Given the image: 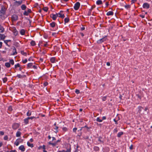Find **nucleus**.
I'll list each match as a JSON object with an SVG mask.
<instances>
[{"label": "nucleus", "instance_id": "48", "mask_svg": "<svg viewBox=\"0 0 152 152\" xmlns=\"http://www.w3.org/2000/svg\"><path fill=\"white\" fill-rule=\"evenodd\" d=\"M77 130V128H74L73 129V130L74 132H76Z\"/></svg>", "mask_w": 152, "mask_h": 152}, {"label": "nucleus", "instance_id": "30", "mask_svg": "<svg viewBox=\"0 0 152 152\" xmlns=\"http://www.w3.org/2000/svg\"><path fill=\"white\" fill-rule=\"evenodd\" d=\"M11 40H4V42L7 45H8L7 44V43L9 42H10Z\"/></svg>", "mask_w": 152, "mask_h": 152}, {"label": "nucleus", "instance_id": "3", "mask_svg": "<svg viewBox=\"0 0 152 152\" xmlns=\"http://www.w3.org/2000/svg\"><path fill=\"white\" fill-rule=\"evenodd\" d=\"M18 16L15 14L13 15L11 17L12 19V21H15L18 20Z\"/></svg>", "mask_w": 152, "mask_h": 152}, {"label": "nucleus", "instance_id": "39", "mask_svg": "<svg viewBox=\"0 0 152 152\" xmlns=\"http://www.w3.org/2000/svg\"><path fill=\"white\" fill-rule=\"evenodd\" d=\"M23 15H28V13L27 12L25 11L23 13Z\"/></svg>", "mask_w": 152, "mask_h": 152}, {"label": "nucleus", "instance_id": "22", "mask_svg": "<svg viewBox=\"0 0 152 152\" xmlns=\"http://www.w3.org/2000/svg\"><path fill=\"white\" fill-rule=\"evenodd\" d=\"M51 62L52 63H53L55 62V58L54 57H52L50 59Z\"/></svg>", "mask_w": 152, "mask_h": 152}, {"label": "nucleus", "instance_id": "42", "mask_svg": "<svg viewBox=\"0 0 152 152\" xmlns=\"http://www.w3.org/2000/svg\"><path fill=\"white\" fill-rule=\"evenodd\" d=\"M75 92L76 93L78 94L80 93V91L78 89H76L75 90Z\"/></svg>", "mask_w": 152, "mask_h": 152}, {"label": "nucleus", "instance_id": "2", "mask_svg": "<svg viewBox=\"0 0 152 152\" xmlns=\"http://www.w3.org/2000/svg\"><path fill=\"white\" fill-rule=\"evenodd\" d=\"M80 3L79 2H76L74 6V9L76 10H77L79 8L80 6Z\"/></svg>", "mask_w": 152, "mask_h": 152}, {"label": "nucleus", "instance_id": "57", "mask_svg": "<svg viewBox=\"0 0 152 152\" xmlns=\"http://www.w3.org/2000/svg\"><path fill=\"white\" fill-rule=\"evenodd\" d=\"M118 131L117 129H115L114 130V132L115 133H116Z\"/></svg>", "mask_w": 152, "mask_h": 152}, {"label": "nucleus", "instance_id": "23", "mask_svg": "<svg viewBox=\"0 0 152 152\" xmlns=\"http://www.w3.org/2000/svg\"><path fill=\"white\" fill-rule=\"evenodd\" d=\"M123 134V132H119L117 134V136L120 137H121V136Z\"/></svg>", "mask_w": 152, "mask_h": 152}, {"label": "nucleus", "instance_id": "20", "mask_svg": "<svg viewBox=\"0 0 152 152\" xmlns=\"http://www.w3.org/2000/svg\"><path fill=\"white\" fill-rule=\"evenodd\" d=\"M13 51H14L13 52V53L12 55H16L17 53L16 49L15 48V47H14V48L13 49Z\"/></svg>", "mask_w": 152, "mask_h": 152}, {"label": "nucleus", "instance_id": "52", "mask_svg": "<svg viewBox=\"0 0 152 152\" xmlns=\"http://www.w3.org/2000/svg\"><path fill=\"white\" fill-rule=\"evenodd\" d=\"M71 151V148H70L69 149H67L66 151V152H70Z\"/></svg>", "mask_w": 152, "mask_h": 152}, {"label": "nucleus", "instance_id": "37", "mask_svg": "<svg viewBox=\"0 0 152 152\" xmlns=\"http://www.w3.org/2000/svg\"><path fill=\"white\" fill-rule=\"evenodd\" d=\"M95 5H93V6H92L91 9H90V11H91V10L94 8L95 7Z\"/></svg>", "mask_w": 152, "mask_h": 152}, {"label": "nucleus", "instance_id": "62", "mask_svg": "<svg viewBox=\"0 0 152 152\" xmlns=\"http://www.w3.org/2000/svg\"><path fill=\"white\" fill-rule=\"evenodd\" d=\"M67 129L65 127H64L63 128V130L64 131H66Z\"/></svg>", "mask_w": 152, "mask_h": 152}, {"label": "nucleus", "instance_id": "36", "mask_svg": "<svg viewBox=\"0 0 152 152\" xmlns=\"http://www.w3.org/2000/svg\"><path fill=\"white\" fill-rule=\"evenodd\" d=\"M19 144V142L17 140H16V141L15 142V144L16 145V146H18Z\"/></svg>", "mask_w": 152, "mask_h": 152}, {"label": "nucleus", "instance_id": "10", "mask_svg": "<svg viewBox=\"0 0 152 152\" xmlns=\"http://www.w3.org/2000/svg\"><path fill=\"white\" fill-rule=\"evenodd\" d=\"M5 12V10L4 7H1V9L0 10V12L4 14Z\"/></svg>", "mask_w": 152, "mask_h": 152}, {"label": "nucleus", "instance_id": "27", "mask_svg": "<svg viewBox=\"0 0 152 152\" xmlns=\"http://www.w3.org/2000/svg\"><path fill=\"white\" fill-rule=\"evenodd\" d=\"M64 21L65 23H67L69 22V19L68 18H65L64 19Z\"/></svg>", "mask_w": 152, "mask_h": 152}, {"label": "nucleus", "instance_id": "1", "mask_svg": "<svg viewBox=\"0 0 152 152\" xmlns=\"http://www.w3.org/2000/svg\"><path fill=\"white\" fill-rule=\"evenodd\" d=\"M107 39L106 36H105L102 38L100 39L97 41V43L100 44L105 41Z\"/></svg>", "mask_w": 152, "mask_h": 152}, {"label": "nucleus", "instance_id": "63", "mask_svg": "<svg viewBox=\"0 0 152 152\" xmlns=\"http://www.w3.org/2000/svg\"><path fill=\"white\" fill-rule=\"evenodd\" d=\"M31 60H32V58L31 57L29 58L28 59L29 61H31Z\"/></svg>", "mask_w": 152, "mask_h": 152}, {"label": "nucleus", "instance_id": "11", "mask_svg": "<svg viewBox=\"0 0 152 152\" xmlns=\"http://www.w3.org/2000/svg\"><path fill=\"white\" fill-rule=\"evenodd\" d=\"M57 14H58V15H59V17H60L62 18H63L65 17V16H64V14H62L60 12H59Z\"/></svg>", "mask_w": 152, "mask_h": 152}, {"label": "nucleus", "instance_id": "51", "mask_svg": "<svg viewBox=\"0 0 152 152\" xmlns=\"http://www.w3.org/2000/svg\"><path fill=\"white\" fill-rule=\"evenodd\" d=\"M27 61V60L26 59H25L24 60H23V63L25 64Z\"/></svg>", "mask_w": 152, "mask_h": 152}, {"label": "nucleus", "instance_id": "29", "mask_svg": "<svg viewBox=\"0 0 152 152\" xmlns=\"http://www.w3.org/2000/svg\"><path fill=\"white\" fill-rule=\"evenodd\" d=\"M26 115L27 116H30L31 115V112L30 110H28L27 113Z\"/></svg>", "mask_w": 152, "mask_h": 152}, {"label": "nucleus", "instance_id": "21", "mask_svg": "<svg viewBox=\"0 0 152 152\" xmlns=\"http://www.w3.org/2000/svg\"><path fill=\"white\" fill-rule=\"evenodd\" d=\"M30 44L31 45L33 46H34L36 45L35 42L33 40H32L31 41Z\"/></svg>", "mask_w": 152, "mask_h": 152}, {"label": "nucleus", "instance_id": "58", "mask_svg": "<svg viewBox=\"0 0 152 152\" xmlns=\"http://www.w3.org/2000/svg\"><path fill=\"white\" fill-rule=\"evenodd\" d=\"M27 12H28V13H30L31 12V10L30 9H28Z\"/></svg>", "mask_w": 152, "mask_h": 152}, {"label": "nucleus", "instance_id": "44", "mask_svg": "<svg viewBox=\"0 0 152 152\" xmlns=\"http://www.w3.org/2000/svg\"><path fill=\"white\" fill-rule=\"evenodd\" d=\"M125 7L127 9L129 8L130 7V6L129 5H126L125 6Z\"/></svg>", "mask_w": 152, "mask_h": 152}, {"label": "nucleus", "instance_id": "14", "mask_svg": "<svg viewBox=\"0 0 152 152\" xmlns=\"http://www.w3.org/2000/svg\"><path fill=\"white\" fill-rule=\"evenodd\" d=\"M4 28L1 25H0V32L3 33L4 31Z\"/></svg>", "mask_w": 152, "mask_h": 152}, {"label": "nucleus", "instance_id": "26", "mask_svg": "<svg viewBox=\"0 0 152 152\" xmlns=\"http://www.w3.org/2000/svg\"><path fill=\"white\" fill-rule=\"evenodd\" d=\"M24 122L26 124H27L28 122V119L27 118H26L24 120Z\"/></svg>", "mask_w": 152, "mask_h": 152}, {"label": "nucleus", "instance_id": "7", "mask_svg": "<svg viewBox=\"0 0 152 152\" xmlns=\"http://www.w3.org/2000/svg\"><path fill=\"white\" fill-rule=\"evenodd\" d=\"M19 149L20 150L22 151H24L25 149L24 146L23 145H21L20 146L19 148Z\"/></svg>", "mask_w": 152, "mask_h": 152}, {"label": "nucleus", "instance_id": "15", "mask_svg": "<svg viewBox=\"0 0 152 152\" xmlns=\"http://www.w3.org/2000/svg\"><path fill=\"white\" fill-rule=\"evenodd\" d=\"M50 26L53 28L56 25V23L54 22H52L50 24Z\"/></svg>", "mask_w": 152, "mask_h": 152}, {"label": "nucleus", "instance_id": "50", "mask_svg": "<svg viewBox=\"0 0 152 152\" xmlns=\"http://www.w3.org/2000/svg\"><path fill=\"white\" fill-rule=\"evenodd\" d=\"M143 108L141 106H139L138 107V109H139V110L140 111H141V109H142Z\"/></svg>", "mask_w": 152, "mask_h": 152}, {"label": "nucleus", "instance_id": "33", "mask_svg": "<svg viewBox=\"0 0 152 152\" xmlns=\"http://www.w3.org/2000/svg\"><path fill=\"white\" fill-rule=\"evenodd\" d=\"M19 142L21 143L23 142V140L19 138L17 140Z\"/></svg>", "mask_w": 152, "mask_h": 152}, {"label": "nucleus", "instance_id": "59", "mask_svg": "<svg viewBox=\"0 0 152 152\" xmlns=\"http://www.w3.org/2000/svg\"><path fill=\"white\" fill-rule=\"evenodd\" d=\"M33 68H34V69H36L37 68V66L35 65H34L33 66Z\"/></svg>", "mask_w": 152, "mask_h": 152}, {"label": "nucleus", "instance_id": "56", "mask_svg": "<svg viewBox=\"0 0 152 152\" xmlns=\"http://www.w3.org/2000/svg\"><path fill=\"white\" fill-rule=\"evenodd\" d=\"M44 85H45V86H47L48 85V83L47 82H45L44 83Z\"/></svg>", "mask_w": 152, "mask_h": 152}, {"label": "nucleus", "instance_id": "25", "mask_svg": "<svg viewBox=\"0 0 152 152\" xmlns=\"http://www.w3.org/2000/svg\"><path fill=\"white\" fill-rule=\"evenodd\" d=\"M27 145L28 146L30 147L31 148L33 147V145L32 144H31L29 142H28L27 143Z\"/></svg>", "mask_w": 152, "mask_h": 152}, {"label": "nucleus", "instance_id": "49", "mask_svg": "<svg viewBox=\"0 0 152 152\" xmlns=\"http://www.w3.org/2000/svg\"><path fill=\"white\" fill-rule=\"evenodd\" d=\"M8 137L7 136H6L4 137V139L5 140H7L8 139Z\"/></svg>", "mask_w": 152, "mask_h": 152}, {"label": "nucleus", "instance_id": "16", "mask_svg": "<svg viewBox=\"0 0 152 152\" xmlns=\"http://www.w3.org/2000/svg\"><path fill=\"white\" fill-rule=\"evenodd\" d=\"M20 33L22 35H23L25 33V31L24 30L22 29L20 30Z\"/></svg>", "mask_w": 152, "mask_h": 152}, {"label": "nucleus", "instance_id": "32", "mask_svg": "<svg viewBox=\"0 0 152 152\" xmlns=\"http://www.w3.org/2000/svg\"><path fill=\"white\" fill-rule=\"evenodd\" d=\"M10 63L12 65L14 64V61L13 59L10 60Z\"/></svg>", "mask_w": 152, "mask_h": 152}, {"label": "nucleus", "instance_id": "53", "mask_svg": "<svg viewBox=\"0 0 152 152\" xmlns=\"http://www.w3.org/2000/svg\"><path fill=\"white\" fill-rule=\"evenodd\" d=\"M137 1V0H132L131 1L132 4H133V3H134L135 2H136Z\"/></svg>", "mask_w": 152, "mask_h": 152}, {"label": "nucleus", "instance_id": "4", "mask_svg": "<svg viewBox=\"0 0 152 152\" xmlns=\"http://www.w3.org/2000/svg\"><path fill=\"white\" fill-rule=\"evenodd\" d=\"M57 17H58L57 13H56V14H52L50 15V17L51 18L54 20H56Z\"/></svg>", "mask_w": 152, "mask_h": 152}, {"label": "nucleus", "instance_id": "34", "mask_svg": "<svg viewBox=\"0 0 152 152\" xmlns=\"http://www.w3.org/2000/svg\"><path fill=\"white\" fill-rule=\"evenodd\" d=\"M13 32H14V34L15 35V36H16V35L18 34V31H17L16 29H15V30Z\"/></svg>", "mask_w": 152, "mask_h": 152}, {"label": "nucleus", "instance_id": "64", "mask_svg": "<svg viewBox=\"0 0 152 152\" xmlns=\"http://www.w3.org/2000/svg\"><path fill=\"white\" fill-rule=\"evenodd\" d=\"M58 152H65V151L64 150H63L61 151H59Z\"/></svg>", "mask_w": 152, "mask_h": 152}, {"label": "nucleus", "instance_id": "8", "mask_svg": "<svg viewBox=\"0 0 152 152\" xmlns=\"http://www.w3.org/2000/svg\"><path fill=\"white\" fill-rule=\"evenodd\" d=\"M19 127V125L18 124H14L12 126V128L14 129H16L18 128Z\"/></svg>", "mask_w": 152, "mask_h": 152}, {"label": "nucleus", "instance_id": "13", "mask_svg": "<svg viewBox=\"0 0 152 152\" xmlns=\"http://www.w3.org/2000/svg\"><path fill=\"white\" fill-rule=\"evenodd\" d=\"M113 15V12L112 11H109L107 13V15L108 16L112 15Z\"/></svg>", "mask_w": 152, "mask_h": 152}, {"label": "nucleus", "instance_id": "17", "mask_svg": "<svg viewBox=\"0 0 152 152\" xmlns=\"http://www.w3.org/2000/svg\"><path fill=\"white\" fill-rule=\"evenodd\" d=\"M102 1L101 0H98L96 2V4L97 5L101 4H102Z\"/></svg>", "mask_w": 152, "mask_h": 152}, {"label": "nucleus", "instance_id": "40", "mask_svg": "<svg viewBox=\"0 0 152 152\" xmlns=\"http://www.w3.org/2000/svg\"><path fill=\"white\" fill-rule=\"evenodd\" d=\"M20 65L18 63L17 64L15 65V68H17V67H20Z\"/></svg>", "mask_w": 152, "mask_h": 152}, {"label": "nucleus", "instance_id": "18", "mask_svg": "<svg viewBox=\"0 0 152 152\" xmlns=\"http://www.w3.org/2000/svg\"><path fill=\"white\" fill-rule=\"evenodd\" d=\"M26 6L24 4H23L21 6V8L23 10H24L26 8Z\"/></svg>", "mask_w": 152, "mask_h": 152}, {"label": "nucleus", "instance_id": "47", "mask_svg": "<svg viewBox=\"0 0 152 152\" xmlns=\"http://www.w3.org/2000/svg\"><path fill=\"white\" fill-rule=\"evenodd\" d=\"M58 128V127L57 126H56L55 128H54V129H56V130L55 132H58V131L57 130Z\"/></svg>", "mask_w": 152, "mask_h": 152}, {"label": "nucleus", "instance_id": "31", "mask_svg": "<svg viewBox=\"0 0 152 152\" xmlns=\"http://www.w3.org/2000/svg\"><path fill=\"white\" fill-rule=\"evenodd\" d=\"M3 82L4 83H5L7 81V78L6 77H5L2 79Z\"/></svg>", "mask_w": 152, "mask_h": 152}, {"label": "nucleus", "instance_id": "55", "mask_svg": "<svg viewBox=\"0 0 152 152\" xmlns=\"http://www.w3.org/2000/svg\"><path fill=\"white\" fill-rule=\"evenodd\" d=\"M56 143H55V142L53 143H52V144H51V145H52L53 146H56Z\"/></svg>", "mask_w": 152, "mask_h": 152}, {"label": "nucleus", "instance_id": "38", "mask_svg": "<svg viewBox=\"0 0 152 152\" xmlns=\"http://www.w3.org/2000/svg\"><path fill=\"white\" fill-rule=\"evenodd\" d=\"M96 121L99 122H101L102 120L100 119L99 118H97L96 119Z\"/></svg>", "mask_w": 152, "mask_h": 152}, {"label": "nucleus", "instance_id": "9", "mask_svg": "<svg viewBox=\"0 0 152 152\" xmlns=\"http://www.w3.org/2000/svg\"><path fill=\"white\" fill-rule=\"evenodd\" d=\"M6 36L4 34H0V40L1 39L4 40L6 37Z\"/></svg>", "mask_w": 152, "mask_h": 152}, {"label": "nucleus", "instance_id": "19", "mask_svg": "<svg viewBox=\"0 0 152 152\" xmlns=\"http://www.w3.org/2000/svg\"><path fill=\"white\" fill-rule=\"evenodd\" d=\"M5 66L7 67L8 68L10 67V63L7 62L5 64Z\"/></svg>", "mask_w": 152, "mask_h": 152}, {"label": "nucleus", "instance_id": "54", "mask_svg": "<svg viewBox=\"0 0 152 152\" xmlns=\"http://www.w3.org/2000/svg\"><path fill=\"white\" fill-rule=\"evenodd\" d=\"M4 132L2 131L0 132V134L1 135H3L4 134Z\"/></svg>", "mask_w": 152, "mask_h": 152}, {"label": "nucleus", "instance_id": "43", "mask_svg": "<svg viewBox=\"0 0 152 152\" xmlns=\"http://www.w3.org/2000/svg\"><path fill=\"white\" fill-rule=\"evenodd\" d=\"M8 109L10 111H12V107L11 106H10L8 108Z\"/></svg>", "mask_w": 152, "mask_h": 152}, {"label": "nucleus", "instance_id": "41", "mask_svg": "<svg viewBox=\"0 0 152 152\" xmlns=\"http://www.w3.org/2000/svg\"><path fill=\"white\" fill-rule=\"evenodd\" d=\"M48 10V8L47 7H45L43 8L45 12H47Z\"/></svg>", "mask_w": 152, "mask_h": 152}, {"label": "nucleus", "instance_id": "35", "mask_svg": "<svg viewBox=\"0 0 152 152\" xmlns=\"http://www.w3.org/2000/svg\"><path fill=\"white\" fill-rule=\"evenodd\" d=\"M21 53L22 55H24V56H26V55H27L26 53L24 52L23 51H21Z\"/></svg>", "mask_w": 152, "mask_h": 152}, {"label": "nucleus", "instance_id": "12", "mask_svg": "<svg viewBox=\"0 0 152 152\" xmlns=\"http://www.w3.org/2000/svg\"><path fill=\"white\" fill-rule=\"evenodd\" d=\"M17 77H18L19 78H21L25 77H26V75H21L20 74H18L17 75Z\"/></svg>", "mask_w": 152, "mask_h": 152}, {"label": "nucleus", "instance_id": "5", "mask_svg": "<svg viewBox=\"0 0 152 152\" xmlns=\"http://www.w3.org/2000/svg\"><path fill=\"white\" fill-rule=\"evenodd\" d=\"M22 3V1H16L14 2V4L15 5L18 6L20 5Z\"/></svg>", "mask_w": 152, "mask_h": 152}, {"label": "nucleus", "instance_id": "45", "mask_svg": "<svg viewBox=\"0 0 152 152\" xmlns=\"http://www.w3.org/2000/svg\"><path fill=\"white\" fill-rule=\"evenodd\" d=\"M106 99V97L104 96L102 98V100L103 101H105Z\"/></svg>", "mask_w": 152, "mask_h": 152}, {"label": "nucleus", "instance_id": "46", "mask_svg": "<svg viewBox=\"0 0 152 152\" xmlns=\"http://www.w3.org/2000/svg\"><path fill=\"white\" fill-rule=\"evenodd\" d=\"M35 117H28L27 118L29 119H32L33 118H34Z\"/></svg>", "mask_w": 152, "mask_h": 152}, {"label": "nucleus", "instance_id": "6", "mask_svg": "<svg viewBox=\"0 0 152 152\" xmlns=\"http://www.w3.org/2000/svg\"><path fill=\"white\" fill-rule=\"evenodd\" d=\"M150 5L148 3H144L143 5V7L144 8L148 9L149 8Z\"/></svg>", "mask_w": 152, "mask_h": 152}, {"label": "nucleus", "instance_id": "60", "mask_svg": "<svg viewBox=\"0 0 152 152\" xmlns=\"http://www.w3.org/2000/svg\"><path fill=\"white\" fill-rule=\"evenodd\" d=\"M85 29V28L84 27H82L81 28V30L82 31H83Z\"/></svg>", "mask_w": 152, "mask_h": 152}, {"label": "nucleus", "instance_id": "24", "mask_svg": "<svg viewBox=\"0 0 152 152\" xmlns=\"http://www.w3.org/2000/svg\"><path fill=\"white\" fill-rule=\"evenodd\" d=\"M21 132L19 131H18L16 133V136L17 137H19L20 136Z\"/></svg>", "mask_w": 152, "mask_h": 152}, {"label": "nucleus", "instance_id": "61", "mask_svg": "<svg viewBox=\"0 0 152 152\" xmlns=\"http://www.w3.org/2000/svg\"><path fill=\"white\" fill-rule=\"evenodd\" d=\"M129 148L131 150H132L133 149V145H131V146L129 147Z\"/></svg>", "mask_w": 152, "mask_h": 152}, {"label": "nucleus", "instance_id": "28", "mask_svg": "<svg viewBox=\"0 0 152 152\" xmlns=\"http://www.w3.org/2000/svg\"><path fill=\"white\" fill-rule=\"evenodd\" d=\"M33 63H28L27 65V67L28 68H30L31 66H32Z\"/></svg>", "mask_w": 152, "mask_h": 152}]
</instances>
